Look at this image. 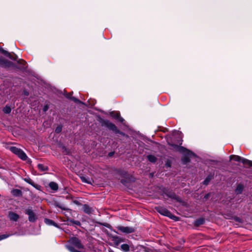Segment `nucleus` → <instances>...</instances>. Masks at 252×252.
Masks as SVG:
<instances>
[{"instance_id": "obj_12", "label": "nucleus", "mask_w": 252, "mask_h": 252, "mask_svg": "<svg viewBox=\"0 0 252 252\" xmlns=\"http://www.w3.org/2000/svg\"><path fill=\"white\" fill-rule=\"evenodd\" d=\"M9 218L10 220L16 221L19 218V216L16 213L11 212L8 215Z\"/></svg>"}, {"instance_id": "obj_24", "label": "nucleus", "mask_w": 252, "mask_h": 252, "mask_svg": "<svg viewBox=\"0 0 252 252\" xmlns=\"http://www.w3.org/2000/svg\"><path fill=\"white\" fill-rule=\"evenodd\" d=\"M3 111L5 114H9L10 113L11 109L9 106H6L3 109Z\"/></svg>"}, {"instance_id": "obj_15", "label": "nucleus", "mask_w": 252, "mask_h": 252, "mask_svg": "<svg viewBox=\"0 0 252 252\" xmlns=\"http://www.w3.org/2000/svg\"><path fill=\"white\" fill-rule=\"evenodd\" d=\"M80 178L81 179V181L84 183L90 184H92V179L87 177L81 176Z\"/></svg>"}, {"instance_id": "obj_23", "label": "nucleus", "mask_w": 252, "mask_h": 252, "mask_svg": "<svg viewBox=\"0 0 252 252\" xmlns=\"http://www.w3.org/2000/svg\"><path fill=\"white\" fill-rule=\"evenodd\" d=\"M148 159L150 161L152 162H155L157 160V158L155 156L152 155L148 156Z\"/></svg>"}, {"instance_id": "obj_5", "label": "nucleus", "mask_w": 252, "mask_h": 252, "mask_svg": "<svg viewBox=\"0 0 252 252\" xmlns=\"http://www.w3.org/2000/svg\"><path fill=\"white\" fill-rule=\"evenodd\" d=\"M158 211L160 214L170 218H172L173 217V215L168 210L164 208L159 207L158 209Z\"/></svg>"}, {"instance_id": "obj_4", "label": "nucleus", "mask_w": 252, "mask_h": 252, "mask_svg": "<svg viewBox=\"0 0 252 252\" xmlns=\"http://www.w3.org/2000/svg\"><path fill=\"white\" fill-rule=\"evenodd\" d=\"M117 228L121 232L126 234L131 233L134 231V228L132 227L120 226Z\"/></svg>"}, {"instance_id": "obj_19", "label": "nucleus", "mask_w": 252, "mask_h": 252, "mask_svg": "<svg viewBox=\"0 0 252 252\" xmlns=\"http://www.w3.org/2000/svg\"><path fill=\"white\" fill-rule=\"evenodd\" d=\"M37 167L38 169L41 171H45L48 170L47 166L42 164H38Z\"/></svg>"}, {"instance_id": "obj_17", "label": "nucleus", "mask_w": 252, "mask_h": 252, "mask_svg": "<svg viewBox=\"0 0 252 252\" xmlns=\"http://www.w3.org/2000/svg\"><path fill=\"white\" fill-rule=\"evenodd\" d=\"M241 162L243 163L244 165L252 166V161L247 159L243 158Z\"/></svg>"}, {"instance_id": "obj_13", "label": "nucleus", "mask_w": 252, "mask_h": 252, "mask_svg": "<svg viewBox=\"0 0 252 252\" xmlns=\"http://www.w3.org/2000/svg\"><path fill=\"white\" fill-rule=\"evenodd\" d=\"M49 186L51 189L54 191H57L58 189V185L56 183L54 182H50L49 184Z\"/></svg>"}, {"instance_id": "obj_22", "label": "nucleus", "mask_w": 252, "mask_h": 252, "mask_svg": "<svg viewBox=\"0 0 252 252\" xmlns=\"http://www.w3.org/2000/svg\"><path fill=\"white\" fill-rule=\"evenodd\" d=\"M83 210L85 212H86V213H88V214L90 213L91 212V208L86 205H84Z\"/></svg>"}, {"instance_id": "obj_29", "label": "nucleus", "mask_w": 252, "mask_h": 252, "mask_svg": "<svg viewBox=\"0 0 252 252\" xmlns=\"http://www.w3.org/2000/svg\"><path fill=\"white\" fill-rule=\"evenodd\" d=\"M71 99L73 101H74V102L81 103V102L79 100H78V99L74 97H72L71 98Z\"/></svg>"}, {"instance_id": "obj_34", "label": "nucleus", "mask_w": 252, "mask_h": 252, "mask_svg": "<svg viewBox=\"0 0 252 252\" xmlns=\"http://www.w3.org/2000/svg\"><path fill=\"white\" fill-rule=\"evenodd\" d=\"M109 155H110V156H111V155H112V153H110V154H109Z\"/></svg>"}, {"instance_id": "obj_6", "label": "nucleus", "mask_w": 252, "mask_h": 252, "mask_svg": "<svg viewBox=\"0 0 252 252\" xmlns=\"http://www.w3.org/2000/svg\"><path fill=\"white\" fill-rule=\"evenodd\" d=\"M26 214L29 216V220L30 221L33 222L36 220V217L34 213L31 209H28L26 210Z\"/></svg>"}, {"instance_id": "obj_32", "label": "nucleus", "mask_w": 252, "mask_h": 252, "mask_svg": "<svg viewBox=\"0 0 252 252\" xmlns=\"http://www.w3.org/2000/svg\"><path fill=\"white\" fill-rule=\"evenodd\" d=\"M210 179L208 178L204 181V184L207 185L208 182H209Z\"/></svg>"}, {"instance_id": "obj_11", "label": "nucleus", "mask_w": 252, "mask_h": 252, "mask_svg": "<svg viewBox=\"0 0 252 252\" xmlns=\"http://www.w3.org/2000/svg\"><path fill=\"white\" fill-rule=\"evenodd\" d=\"M0 51L3 54H5L7 57H8L11 60H16L17 59V57L15 55H14V56H12L10 53H8L7 51L4 50L1 48H0Z\"/></svg>"}, {"instance_id": "obj_9", "label": "nucleus", "mask_w": 252, "mask_h": 252, "mask_svg": "<svg viewBox=\"0 0 252 252\" xmlns=\"http://www.w3.org/2000/svg\"><path fill=\"white\" fill-rule=\"evenodd\" d=\"M112 241L116 246H118L120 243L124 242V240L119 237L115 236L112 237Z\"/></svg>"}, {"instance_id": "obj_21", "label": "nucleus", "mask_w": 252, "mask_h": 252, "mask_svg": "<svg viewBox=\"0 0 252 252\" xmlns=\"http://www.w3.org/2000/svg\"><path fill=\"white\" fill-rule=\"evenodd\" d=\"M243 190V186L242 185H238L235 191L237 194L241 193Z\"/></svg>"}, {"instance_id": "obj_30", "label": "nucleus", "mask_w": 252, "mask_h": 252, "mask_svg": "<svg viewBox=\"0 0 252 252\" xmlns=\"http://www.w3.org/2000/svg\"><path fill=\"white\" fill-rule=\"evenodd\" d=\"M71 222L73 223L74 224L77 225H80V222L79 221L77 220H71Z\"/></svg>"}, {"instance_id": "obj_10", "label": "nucleus", "mask_w": 252, "mask_h": 252, "mask_svg": "<svg viewBox=\"0 0 252 252\" xmlns=\"http://www.w3.org/2000/svg\"><path fill=\"white\" fill-rule=\"evenodd\" d=\"M111 115L115 119H117L121 122H123L124 119L121 117L120 113L117 112H112L110 113Z\"/></svg>"}, {"instance_id": "obj_14", "label": "nucleus", "mask_w": 252, "mask_h": 252, "mask_svg": "<svg viewBox=\"0 0 252 252\" xmlns=\"http://www.w3.org/2000/svg\"><path fill=\"white\" fill-rule=\"evenodd\" d=\"M230 158L231 160H234L241 162L243 158L238 156L232 155L230 157Z\"/></svg>"}, {"instance_id": "obj_16", "label": "nucleus", "mask_w": 252, "mask_h": 252, "mask_svg": "<svg viewBox=\"0 0 252 252\" xmlns=\"http://www.w3.org/2000/svg\"><path fill=\"white\" fill-rule=\"evenodd\" d=\"M11 193L15 196H19L21 195L22 192L18 189H15L11 190Z\"/></svg>"}, {"instance_id": "obj_26", "label": "nucleus", "mask_w": 252, "mask_h": 252, "mask_svg": "<svg viewBox=\"0 0 252 252\" xmlns=\"http://www.w3.org/2000/svg\"><path fill=\"white\" fill-rule=\"evenodd\" d=\"M10 234H3L0 235V240L4 239L5 238H8L9 236H10Z\"/></svg>"}, {"instance_id": "obj_3", "label": "nucleus", "mask_w": 252, "mask_h": 252, "mask_svg": "<svg viewBox=\"0 0 252 252\" xmlns=\"http://www.w3.org/2000/svg\"><path fill=\"white\" fill-rule=\"evenodd\" d=\"M178 150L181 153L184 154L186 157L183 159V161L187 163L189 161V158L193 156L194 154L190 151L186 149L183 147H179L178 148Z\"/></svg>"}, {"instance_id": "obj_27", "label": "nucleus", "mask_w": 252, "mask_h": 252, "mask_svg": "<svg viewBox=\"0 0 252 252\" xmlns=\"http://www.w3.org/2000/svg\"><path fill=\"white\" fill-rule=\"evenodd\" d=\"M204 222V220L203 219L198 220L196 221V225H199L202 224Z\"/></svg>"}, {"instance_id": "obj_1", "label": "nucleus", "mask_w": 252, "mask_h": 252, "mask_svg": "<svg viewBox=\"0 0 252 252\" xmlns=\"http://www.w3.org/2000/svg\"><path fill=\"white\" fill-rule=\"evenodd\" d=\"M69 244L67 245L66 247L70 252H79L77 250H76L74 249L75 248L79 250L84 248V246L80 240L77 238L72 237L70 238L69 240Z\"/></svg>"}, {"instance_id": "obj_8", "label": "nucleus", "mask_w": 252, "mask_h": 252, "mask_svg": "<svg viewBox=\"0 0 252 252\" xmlns=\"http://www.w3.org/2000/svg\"><path fill=\"white\" fill-rule=\"evenodd\" d=\"M104 124L107 127H108L109 129H110L112 130H114V131H116V130H117L116 126H115V125H114L113 123L110 122L109 121H104Z\"/></svg>"}, {"instance_id": "obj_25", "label": "nucleus", "mask_w": 252, "mask_h": 252, "mask_svg": "<svg viewBox=\"0 0 252 252\" xmlns=\"http://www.w3.org/2000/svg\"><path fill=\"white\" fill-rule=\"evenodd\" d=\"M24 181H26L27 183L31 184V185L34 187V184L33 182L32 181V179H31L30 178H26L24 179Z\"/></svg>"}, {"instance_id": "obj_20", "label": "nucleus", "mask_w": 252, "mask_h": 252, "mask_svg": "<svg viewBox=\"0 0 252 252\" xmlns=\"http://www.w3.org/2000/svg\"><path fill=\"white\" fill-rule=\"evenodd\" d=\"M121 249L125 252H127L129 251V246L128 245L124 244H122L121 246Z\"/></svg>"}, {"instance_id": "obj_7", "label": "nucleus", "mask_w": 252, "mask_h": 252, "mask_svg": "<svg viewBox=\"0 0 252 252\" xmlns=\"http://www.w3.org/2000/svg\"><path fill=\"white\" fill-rule=\"evenodd\" d=\"M0 65L5 67H9L12 65V63L0 57Z\"/></svg>"}, {"instance_id": "obj_33", "label": "nucleus", "mask_w": 252, "mask_h": 252, "mask_svg": "<svg viewBox=\"0 0 252 252\" xmlns=\"http://www.w3.org/2000/svg\"><path fill=\"white\" fill-rule=\"evenodd\" d=\"M47 107H45L44 108V110L45 111H46V110H47Z\"/></svg>"}, {"instance_id": "obj_2", "label": "nucleus", "mask_w": 252, "mask_h": 252, "mask_svg": "<svg viewBox=\"0 0 252 252\" xmlns=\"http://www.w3.org/2000/svg\"><path fill=\"white\" fill-rule=\"evenodd\" d=\"M10 150L14 154L16 155L17 156H18L19 158H20L21 159L23 160H26L27 158V156L25 153L21 150L20 149H19L16 147H11L10 148Z\"/></svg>"}, {"instance_id": "obj_31", "label": "nucleus", "mask_w": 252, "mask_h": 252, "mask_svg": "<svg viewBox=\"0 0 252 252\" xmlns=\"http://www.w3.org/2000/svg\"><path fill=\"white\" fill-rule=\"evenodd\" d=\"M65 96L67 97V98H70L71 99V98L72 97H71V94H65Z\"/></svg>"}, {"instance_id": "obj_28", "label": "nucleus", "mask_w": 252, "mask_h": 252, "mask_svg": "<svg viewBox=\"0 0 252 252\" xmlns=\"http://www.w3.org/2000/svg\"><path fill=\"white\" fill-rule=\"evenodd\" d=\"M62 130V127L61 126H58L56 129H55V132L57 133H60V132H61Z\"/></svg>"}, {"instance_id": "obj_18", "label": "nucleus", "mask_w": 252, "mask_h": 252, "mask_svg": "<svg viewBox=\"0 0 252 252\" xmlns=\"http://www.w3.org/2000/svg\"><path fill=\"white\" fill-rule=\"evenodd\" d=\"M44 222L47 225H54V226L57 227V225L54 222V221H53L51 220L48 219H45L44 220Z\"/></svg>"}]
</instances>
